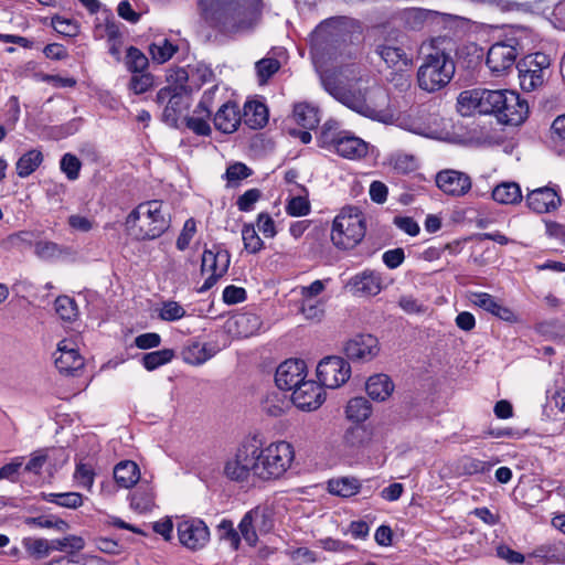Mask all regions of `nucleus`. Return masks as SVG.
Instances as JSON below:
<instances>
[{
  "label": "nucleus",
  "instance_id": "f257e3e1",
  "mask_svg": "<svg viewBox=\"0 0 565 565\" xmlns=\"http://www.w3.org/2000/svg\"><path fill=\"white\" fill-rule=\"evenodd\" d=\"M358 45L349 41L343 18H331L321 22L310 34V53L326 90L337 100L358 114L388 122L393 116L387 110L388 95L381 87L365 92L348 88L344 81L355 78L356 67L348 64L355 58Z\"/></svg>",
  "mask_w": 565,
  "mask_h": 565
},
{
  "label": "nucleus",
  "instance_id": "9b49d317",
  "mask_svg": "<svg viewBox=\"0 0 565 565\" xmlns=\"http://www.w3.org/2000/svg\"><path fill=\"white\" fill-rule=\"evenodd\" d=\"M551 65L547 54L537 52L522 58L518 64L520 85L523 90L532 92L543 85Z\"/></svg>",
  "mask_w": 565,
  "mask_h": 565
},
{
  "label": "nucleus",
  "instance_id": "2f4dec72",
  "mask_svg": "<svg viewBox=\"0 0 565 565\" xmlns=\"http://www.w3.org/2000/svg\"><path fill=\"white\" fill-rule=\"evenodd\" d=\"M361 482L353 477H341L328 481V491L341 498H350L359 493Z\"/></svg>",
  "mask_w": 565,
  "mask_h": 565
},
{
  "label": "nucleus",
  "instance_id": "bb28decb",
  "mask_svg": "<svg viewBox=\"0 0 565 565\" xmlns=\"http://www.w3.org/2000/svg\"><path fill=\"white\" fill-rule=\"evenodd\" d=\"M395 385L387 374L371 375L365 383L367 396L375 402L386 401L394 392Z\"/></svg>",
  "mask_w": 565,
  "mask_h": 565
},
{
  "label": "nucleus",
  "instance_id": "f8f14e48",
  "mask_svg": "<svg viewBox=\"0 0 565 565\" xmlns=\"http://www.w3.org/2000/svg\"><path fill=\"white\" fill-rule=\"evenodd\" d=\"M230 263L231 255L226 249L220 246L205 249L202 254L201 273L206 278L200 290L205 291L212 288L227 273Z\"/></svg>",
  "mask_w": 565,
  "mask_h": 565
},
{
  "label": "nucleus",
  "instance_id": "774afa93",
  "mask_svg": "<svg viewBox=\"0 0 565 565\" xmlns=\"http://www.w3.org/2000/svg\"><path fill=\"white\" fill-rule=\"evenodd\" d=\"M301 312L308 320H319L323 315V305L316 299H302Z\"/></svg>",
  "mask_w": 565,
  "mask_h": 565
},
{
  "label": "nucleus",
  "instance_id": "c9c22d12",
  "mask_svg": "<svg viewBox=\"0 0 565 565\" xmlns=\"http://www.w3.org/2000/svg\"><path fill=\"white\" fill-rule=\"evenodd\" d=\"M372 412L369 401L364 397L351 398L345 407L347 418L354 423H363Z\"/></svg>",
  "mask_w": 565,
  "mask_h": 565
},
{
  "label": "nucleus",
  "instance_id": "cd10ccee",
  "mask_svg": "<svg viewBox=\"0 0 565 565\" xmlns=\"http://www.w3.org/2000/svg\"><path fill=\"white\" fill-rule=\"evenodd\" d=\"M220 348L212 342L200 343L193 342L189 344L182 352L183 361L191 365H202L212 359Z\"/></svg>",
  "mask_w": 565,
  "mask_h": 565
},
{
  "label": "nucleus",
  "instance_id": "f03ea898",
  "mask_svg": "<svg viewBox=\"0 0 565 565\" xmlns=\"http://www.w3.org/2000/svg\"><path fill=\"white\" fill-rule=\"evenodd\" d=\"M462 116L473 113L493 115L503 125H521L529 115L527 102L510 89H467L458 96Z\"/></svg>",
  "mask_w": 565,
  "mask_h": 565
},
{
  "label": "nucleus",
  "instance_id": "0e129e2a",
  "mask_svg": "<svg viewBox=\"0 0 565 565\" xmlns=\"http://www.w3.org/2000/svg\"><path fill=\"white\" fill-rule=\"evenodd\" d=\"M286 211L291 216H305L310 212L309 201L300 195L294 196L288 201Z\"/></svg>",
  "mask_w": 565,
  "mask_h": 565
},
{
  "label": "nucleus",
  "instance_id": "1a4fd4ad",
  "mask_svg": "<svg viewBox=\"0 0 565 565\" xmlns=\"http://www.w3.org/2000/svg\"><path fill=\"white\" fill-rule=\"evenodd\" d=\"M257 465L256 441L246 440L226 458L223 473L231 481L255 484L260 482Z\"/></svg>",
  "mask_w": 565,
  "mask_h": 565
},
{
  "label": "nucleus",
  "instance_id": "58836bf2",
  "mask_svg": "<svg viewBox=\"0 0 565 565\" xmlns=\"http://www.w3.org/2000/svg\"><path fill=\"white\" fill-rule=\"evenodd\" d=\"M41 495L46 502L57 504L62 508L77 509L83 504V495L78 492H43Z\"/></svg>",
  "mask_w": 565,
  "mask_h": 565
},
{
  "label": "nucleus",
  "instance_id": "393cba45",
  "mask_svg": "<svg viewBox=\"0 0 565 565\" xmlns=\"http://www.w3.org/2000/svg\"><path fill=\"white\" fill-rule=\"evenodd\" d=\"M376 53L384 61L387 67L396 71H403L413 63L412 58L406 54L403 47L395 43L385 42L377 45Z\"/></svg>",
  "mask_w": 565,
  "mask_h": 565
},
{
  "label": "nucleus",
  "instance_id": "4be33fe9",
  "mask_svg": "<svg viewBox=\"0 0 565 565\" xmlns=\"http://www.w3.org/2000/svg\"><path fill=\"white\" fill-rule=\"evenodd\" d=\"M354 295L376 296L383 289L382 275L372 269H364L354 275L347 284Z\"/></svg>",
  "mask_w": 565,
  "mask_h": 565
},
{
  "label": "nucleus",
  "instance_id": "aec40b11",
  "mask_svg": "<svg viewBox=\"0 0 565 565\" xmlns=\"http://www.w3.org/2000/svg\"><path fill=\"white\" fill-rule=\"evenodd\" d=\"M54 362L56 369L65 374H71L84 365V359L78 353L76 344L68 339L58 342Z\"/></svg>",
  "mask_w": 565,
  "mask_h": 565
},
{
  "label": "nucleus",
  "instance_id": "338daca9",
  "mask_svg": "<svg viewBox=\"0 0 565 565\" xmlns=\"http://www.w3.org/2000/svg\"><path fill=\"white\" fill-rule=\"evenodd\" d=\"M290 557L298 565H312L319 559V555L308 547H298L291 551Z\"/></svg>",
  "mask_w": 565,
  "mask_h": 565
},
{
  "label": "nucleus",
  "instance_id": "c85d7f7f",
  "mask_svg": "<svg viewBox=\"0 0 565 565\" xmlns=\"http://www.w3.org/2000/svg\"><path fill=\"white\" fill-rule=\"evenodd\" d=\"M265 522L264 510L256 508L248 511L238 524V530L243 539L249 544L255 545L258 537L256 529Z\"/></svg>",
  "mask_w": 565,
  "mask_h": 565
},
{
  "label": "nucleus",
  "instance_id": "603ef678",
  "mask_svg": "<svg viewBox=\"0 0 565 565\" xmlns=\"http://www.w3.org/2000/svg\"><path fill=\"white\" fill-rule=\"evenodd\" d=\"M95 472L90 465L78 462L74 471L77 486L90 490L94 484Z\"/></svg>",
  "mask_w": 565,
  "mask_h": 565
},
{
  "label": "nucleus",
  "instance_id": "dca6fc26",
  "mask_svg": "<svg viewBox=\"0 0 565 565\" xmlns=\"http://www.w3.org/2000/svg\"><path fill=\"white\" fill-rule=\"evenodd\" d=\"M324 399L322 385L312 380H305L292 390L291 401L296 407L302 411H315L323 404Z\"/></svg>",
  "mask_w": 565,
  "mask_h": 565
},
{
  "label": "nucleus",
  "instance_id": "a878e982",
  "mask_svg": "<svg viewBox=\"0 0 565 565\" xmlns=\"http://www.w3.org/2000/svg\"><path fill=\"white\" fill-rule=\"evenodd\" d=\"M526 203L536 213H547L557 207L559 198L553 189L544 186L531 191L526 196Z\"/></svg>",
  "mask_w": 565,
  "mask_h": 565
},
{
  "label": "nucleus",
  "instance_id": "37998d69",
  "mask_svg": "<svg viewBox=\"0 0 565 565\" xmlns=\"http://www.w3.org/2000/svg\"><path fill=\"white\" fill-rule=\"evenodd\" d=\"M242 241L244 248L249 254L259 253L265 244L259 237L254 224H244L242 227Z\"/></svg>",
  "mask_w": 565,
  "mask_h": 565
},
{
  "label": "nucleus",
  "instance_id": "c756f323",
  "mask_svg": "<svg viewBox=\"0 0 565 565\" xmlns=\"http://www.w3.org/2000/svg\"><path fill=\"white\" fill-rule=\"evenodd\" d=\"M116 483L125 489L134 487L140 479V469L132 460L118 462L114 468Z\"/></svg>",
  "mask_w": 565,
  "mask_h": 565
},
{
  "label": "nucleus",
  "instance_id": "6ab92c4d",
  "mask_svg": "<svg viewBox=\"0 0 565 565\" xmlns=\"http://www.w3.org/2000/svg\"><path fill=\"white\" fill-rule=\"evenodd\" d=\"M436 184L447 195L463 196L471 189V179L457 170H443L436 175Z\"/></svg>",
  "mask_w": 565,
  "mask_h": 565
},
{
  "label": "nucleus",
  "instance_id": "de8ad7c7",
  "mask_svg": "<svg viewBox=\"0 0 565 565\" xmlns=\"http://www.w3.org/2000/svg\"><path fill=\"white\" fill-rule=\"evenodd\" d=\"M390 166L398 173L406 174L417 169V159L413 154L398 152L390 158Z\"/></svg>",
  "mask_w": 565,
  "mask_h": 565
},
{
  "label": "nucleus",
  "instance_id": "864d4df0",
  "mask_svg": "<svg viewBox=\"0 0 565 565\" xmlns=\"http://www.w3.org/2000/svg\"><path fill=\"white\" fill-rule=\"evenodd\" d=\"M46 465L51 470H57L68 461V454L64 448L43 449Z\"/></svg>",
  "mask_w": 565,
  "mask_h": 565
},
{
  "label": "nucleus",
  "instance_id": "79ce46f5",
  "mask_svg": "<svg viewBox=\"0 0 565 565\" xmlns=\"http://www.w3.org/2000/svg\"><path fill=\"white\" fill-rule=\"evenodd\" d=\"M174 356V351L171 349H162L143 354L142 365L147 371H153L169 362Z\"/></svg>",
  "mask_w": 565,
  "mask_h": 565
},
{
  "label": "nucleus",
  "instance_id": "5fc2aeb1",
  "mask_svg": "<svg viewBox=\"0 0 565 565\" xmlns=\"http://www.w3.org/2000/svg\"><path fill=\"white\" fill-rule=\"evenodd\" d=\"M252 174V170L242 162H235L227 167L225 178L228 185H236L242 180L248 178Z\"/></svg>",
  "mask_w": 565,
  "mask_h": 565
},
{
  "label": "nucleus",
  "instance_id": "39448f33",
  "mask_svg": "<svg viewBox=\"0 0 565 565\" xmlns=\"http://www.w3.org/2000/svg\"><path fill=\"white\" fill-rule=\"evenodd\" d=\"M170 226L169 213L162 201L151 200L140 203L126 218V227L137 239H154Z\"/></svg>",
  "mask_w": 565,
  "mask_h": 565
},
{
  "label": "nucleus",
  "instance_id": "4d7b16f0",
  "mask_svg": "<svg viewBox=\"0 0 565 565\" xmlns=\"http://www.w3.org/2000/svg\"><path fill=\"white\" fill-rule=\"evenodd\" d=\"M61 170L64 172L68 180H76L79 175L81 161L72 153H65L60 162Z\"/></svg>",
  "mask_w": 565,
  "mask_h": 565
},
{
  "label": "nucleus",
  "instance_id": "f3484780",
  "mask_svg": "<svg viewBox=\"0 0 565 565\" xmlns=\"http://www.w3.org/2000/svg\"><path fill=\"white\" fill-rule=\"evenodd\" d=\"M307 365L300 359H288L279 364L275 382L280 390L292 391L307 377Z\"/></svg>",
  "mask_w": 565,
  "mask_h": 565
},
{
  "label": "nucleus",
  "instance_id": "3c124183",
  "mask_svg": "<svg viewBox=\"0 0 565 565\" xmlns=\"http://www.w3.org/2000/svg\"><path fill=\"white\" fill-rule=\"evenodd\" d=\"M54 308L62 320L71 321L77 316L76 303L67 296L57 297L54 302Z\"/></svg>",
  "mask_w": 565,
  "mask_h": 565
},
{
  "label": "nucleus",
  "instance_id": "5701e85b",
  "mask_svg": "<svg viewBox=\"0 0 565 565\" xmlns=\"http://www.w3.org/2000/svg\"><path fill=\"white\" fill-rule=\"evenodd\" d=\"M469 300L472 305L486 310L494 317L508 321H516L515 313L509 308L499 302L493 296L488 292H470Z\"/></svg>",
  "mask_w": 565,
  "mask_h": 565
},
{
  "label": "nucleus",
  "instance_id": "4468645a",
  "mask_svg": "<svg viewBox=\"0 0 565 565\" xmlns=\"http://www.w3.org/2000/svg\"><path fill=\"white\" fill-rule=\"evenodd\" d=\"M180 543L192 551L203 548L210 541V530L200 519H186L178 523Z\"/></svg>",
  "mask_w": 565,
  "mask_h": 565
},
{
  "label": "nucleus",
  "instance_id": "20e7f679",
  "mask_svg": "<svg viewBox=\"0 0 565 565\" xmlns=\"http://www.w3.org/2000/svg\"><path fill=\"white\" fill-rule=\"evenodd\" d=\"M451 41L446 38L431 40L429 51L425 54L417 71L420 89L434 93L447 86L455 75Z\"/></svg>",
  "mask_w": 565,
  "mask_h": 565
},
{
  "label": "nucleus",
  "instance_id": "13d9d810",
  "mask_svg": "<svg viewBox=\"0 0 565 565\" xmlns=\"http://www.w3.org/2000/svg\"><path fill=\"white\" fill-rule=\"evenodd\" d=\"M68 226L74 232L87 233L95 225L94 217L84 214H72L67 218Z\"/></svg>",
  "mask_w": 565,
  "mask_h": 565
},
{
  "label": "nucleus",
  "instance_id": "7ed1b4c3",
  "mask_svg": "<svg viewBox=\"0 0 565 565\" xmlns=\"http://www.w3.org/2000/svg\"><path fill=\"white\" fill-rule=\"evenodd\" d=\"M205 22L225 35L250 31L262 15L260 0H200Z\"/></svg>",
  "mask_w": 565,
  "mask_h": 565
},
{
  "label": "nucleus",
  "instance_id": "bf43d9fd",
  "mask_svg": "<svg viewBox=\"0 0 565 565\" xmlns=\"http://www.w3.org/2000/svg\"><path fill=\"white\" fill-rule=\"evenodd\" d=\"M287 406V402L279 393H273L264 401V409L271 416H280Z\"/></svg>",
  "mask_w": 565,
  "mask_h": 565
},
{
  "label": "nucleus",
  "instance_id": "2eb2a0df",
  "mask_svg": "<svg viewBox=\"0 0 565 565\" xmlns=\"http://www.w3.org/2000/svg\"><path fill=\"white\" fill-rule=\"evenodd\" d=\"M189 96L190 94H183L173 87H162L158 92L157 102L167 103L162 113V118L167 124L177 126L181 114L190 105Z\"/></svg>",
  "mask_w": 565,
  "mask_h": 565
},
{
  "label": "nucleus",
  "instance_id": "680f3d73",
  "mask_svg": "<svg viewBox=\"0 0 565 565\" xmlns=\"http://www.w3.org/2000/svg\"><path fill=\"white\" fill-rule=\"evenodd\" d=\"M26 523L42 529H55L60 532H64L68 529L67 522H65L62 519H49L44 516H38L28 519Z\"/></svg>",
  "mask_w": 565,
  "mask_h": 565
},
{
  "label": "nucleus",
  "instance_id": "052dcab7",
  "mask_svg": "<svg viewBox=\"0 0 565 565\" xmlns=\"http://www.w3.org/2000/svg\"><path fill=\"white\" fill-rule=\"evenodd\" d=\"M196 233V223L193 218L184 222L181 233L177 238V248L184 250L189 247L194 234Z\"/></svg>",
  "mask_w": 565,
  "mask_h": 565
},
{
  "label": "nucleus",
  "instance_id": "e2e57ef3",
  "mask_svg": "<svg viewBox=\"0 0 565 565\" xmlns=\"http://www.w3.org/2000/svg\"><path fill=\"white\" fill-rule=\"evenodd\" d=\"M127 64L131 72L141 73L148 65L147 57L136 47H129L127 52Z\"/></svg>",
  "mask_w": 565,
  "mask_h": 565
},
{
  "label": "nucleus",
  "instance_id": "69168bd1",
  "mask_svg": "<svg viewBox=\"0 0 565 565\" xmlns=\"http://www.w3.org/2000/svg\"><path fill=\"white\" fill-rule=\"evenodd\" d=\"M153 85L152 76L150 74L138 73L132 75L129 88L137 95L143 94L149 90Z\"/></svg>",
  "mask_w": 565,
  "mask_h": 565
},
{
  "label": "nucleus",
  "instance_id": "7c9ffc66",
  "mask_svg": "<svg viewBox=\"0 0 565 565\" xmlns=\"http://www.w3.org/2000/svg\"><path fill=\"white\" fill-rule=\"evenodd\" d=\"M242 119L252 129L263 128L268 121V110L265 104L252 100L244 106Z\"/></svg>",
  "mask_w": 565,
  "mask_h": 565
},
{
  "label": "nucleus",
  "instance_id": "09e8293b",
  "mask_svg": "<svg viewBox=\"0 0 565 565\" xmlns=\"http://www.w3.org/2000/svg\"><path fill=\"white\" fill-rule=\"evenodd\" d=\"M190 72H189V65L184 67H178L174 70H171L168 82L169 85L167 87H173L178 89L179 92H182L183 94H192L190 92V87L188 85L190 84Z\"/></svg>",
  "mask_w": 565,
  "mask_h": 565
},
{
  "label": "nucleus",
  "instance_id": "72a5a7b5",
  "mask_svg": "<svg viewBox=\"0 0 565 565\" xmlns=\"http://www.w3.org/2000/svg\"><path fill=\"white\" fill-rule=\"evenodd\" d=\"M130 507L139 513L150 511L154 507V492L149 484H141L130 495Z\"/></svg>",
  "mask_w": 565,
  "mask_h": 565
},
{
  "label": "nucleus",
  "instance_id": "f704fd0d",
  "mask_svg": "<svg viewBox=\"0 0 565 565\" xmlns=\"http://www.w3.org/2000/svg\"><path fill=\"white\" fill-rule=\"evenodd\" d=\"M492 198L500 204H515L522 199L520 185L515 182H502L493 189Z\"/></svg>",
  "mask_w": 565,
  "mask_h": 565
},
{
  "label": "nucleus",
  "instance_id": "c03bdc74",
  "mask_svg": "<svg viewBox=\"0 0 565 565\" xmlns=\"http://www.w3.org/2000/svg\"><path fill=\"white\" fill-rule=\"evenodd\" d=\"M177 52V46L167 39H160L149 46V53L152 60L159 64L169 61Z\"/></svg>",
  "mask_w": 565,
  "mask_h": 565
},
{
  "label": "nucleus",
  "instance_id": "a18cd8bd",
  "mask_svg": "<svg viewBox=\"0 0 565 565\" xmlns=\"http://www.w3.org/2000/svg\"><path fill=\"white\" fill-rule=\"evenodd\" d=\"M22 545L30 555L36 558L46 557L52 553L51 540L25 537L22 541Z\"/></svg>",
  "mask_w": 565,
  "mask_h": 565
},
{
  "label": "nucleus",
  "instance_id": "a211bd4d",
  "mask_svg": "<svg viewBox=\"0 0 565 565\" xmlns=\"http://www.w3.org/2000/svg\"><path fill=\"white\" fill-rule=\"evenodd\" d=\"M344 352L354 362H369L380 352L379 341L372 334H358L347 342Z\"/></svg>",
  "mask_w": 565,
  "mask_h": 565
},
{
  "label": "nucleus",
  "instance_id": "e433bc0d",
  "mask_svg": "<svg viewBox=\"0 0 565 565\" xmlns=\"http://www.w3.org/2000/svg\"><path fill=\"white\" fill-rule=\"evenodd\" d=\"M43 154L36 149L25 152L15 163L17 173L20 178L32 174L42 163Z\"/></svg>",
  "mask_w": 565,
  "mask_h": 565
},
{
  "label": "nucleus",
  "instance_id": "6e6552de",
  "mask_svg": "<svg viewBox=\"0 0 565 565\" xmlns=\"http://www.w3.org/2000/svg\"><path fill=\"white\" fill-rule=\"evenodd\" d=\"M318 145L349 160H360L369 153V143L350 131L339 130L335 121H327L318 137Z\"/></svg>",
  "mask_w": 565,
  "mask_h": 565
},
{
  "label": "nucleus",
  "instance_id": "473e14b6",
  "mask_svg": "<svg viewBox=\"0 0 565 565\" xmlns=\"http://www.w3.org/2000/svg\"><path fill=\"white\" fill-rule=\"evenodd\" d=\"M294 119L301 127L311 130L320 122L319 110L308 103H299L294 108Z\"/></svg>",
  "mask_w": 565,
  "mask_h": 565
},
{
  "label": "nucleus",
  "instance_id": "423d86ee",
  "mask_svg": "<svg viewBox=\"0 0 565 565\" xmlns=\"http://www.w3.org/2000/svg\"><path fill=\"white\" fill-rule=\"evenodd\" d=\"M257 469L260 482L282 480L296 460V450L287 440H275L265 446L256 444Z\"/></svg>",
  "mask_w": 565,
  "mask_h": 565
},
{
  "label": "nucleus",
  "instance_id": "a19ab883",
  "mask_svg": "<svg viewBox=\"0 0 565 565\" xmlns=\"http://www.w3.org/2000/svg\"><path fill=\"white\" fill-rule=\"evenodd\" d=\"M280 62L274 57L266 56L255 63V72L259 85L267 84L268 79L280 68Z\"/></svg>",
  "mask_w": 565,
  "mask_h": 565
},
{
  "label": "nucleus",
  "instance_id": "6e6d98bb",
  "mask_svg": "<svg viewBox=\"0 0 565 565\" xmlns=\"http://www.w3.org/2000/svg\"><path fill=\"white\" fill-rule=\"evenodd\" d=\"M185 316V309L177 301H166L159 310V318L164 321H177Z\"/></svg>",
  "mask_w": 565,
  "mask_h": 565
},
{
  "label": "nucleus",
  "instance_id": "412c9836",
  "mask_svg": "<svg viewBox=\"0 0 565 565\" xmlns=\"http://www.w3.org/2000/svg\"><path fill=\"white\" fill-rule=\"evenodd\" d=\"M262 319L253 312H239L225 322V331L234 338H248L258 332Z\"/></svg>",
  "mask_w": 565,
  "mask_h": 565
},
{
  "label": "nucleus",
  "instance_id": "ea45409f",
  "mask_svg": "<svg viewBox=\"0 0 565 565\" xmlns=\"http://www.w3.org/2000/svg\"><path fill=\"white\" fill-rule=\"evenodd\" d=\"M85 547V541L78 535H67L51 540L52 552L58 551L65 554H78Z\"/></svg>",
  "mask_w": 565,
  "mask_h": 565
},
{
  "label": "nucleus",
  "instance_id": "9d476101",
  "mask_svg": "<svg viewBox=\"0 0 565 565\" xmlns=\"http://www.w3.org/2000/svg\"><path fill=\"white\" fill-rule=\"evenodd\" d=\"M523 45L516 36H507L492 44L487 54V65L492 74L502 75L511 70Z\"/></svg>",
  "mask_w": 565,
  "mask_h": 565
},
{
  "label": "nucleus",
  "instance_id": "0eeeda50",
  "mask_svg": "<svg viewBox=\"0 0 565 565\" xmlns=\"http://www.w3.org/2000/svg\"><path fill=\"white\" fill-rule=\"evenodd\" d=\"M366 233V220L356 206H344L332 222L331 241L341 249H351L359 245Z\"/></svg>",
  "mask_w": 565,
  "mask_h": 565
},
{
  "label": "nucleus",
  "instance_id": "8fccbe9b",
  "mask_svg": "<svg viewBox=\"0 0 565 565\" xmlns=\"http://www.w3.org/2000/svg\"><path fill=\"white\" fill-rule=\"evenodd\" d=\"M34 254L42 260H54L62 256L63 247L51 241H39L34 245Z\"/></svg>",
  "mask_w": 565,
  "mask_h": 565
},
{
  "label": "nucleus",
  "instance_id": "b1692460",
  "mask_svg": "<svg viewBox=\"0 0 565 565\" xmlns=\"http://www.w3.org/2000/svg\"><path fill=\"white\" fill-rule=\"evenodd\" d=\"M214 126L224 134H233L242 121L241 110L237 104L227 102L223 104L214 115Z\"/></svg>",
  "mask_w": 565,
  "mask_h": 565
},
{
  "label": "nucleus",
  "instance_id": "4c0bfd02",
  "mask_svg": "<svg viewBox=\"0 0 565 565\" xmlns=\"http://www.w3.org/2000/svg\"><path fill=\"white\" fill-rule=\"evenodd\" d=\"M190 72V92L193 93L201 88V86L207 82H211L214 77L211 67L202 62L189 65Z\"/></svg>",
  "mask_w": 565,
  "mask_h": 565
},
{
  "label": "nucleus",
  "instance_id": "ddd939ff",
  "mask_svg": "<svg viewBox=\"0 0 565 565\" xmlns=\"http://www.w3.org/2000/svg\"><path fill=\"white\" fill-rule=\"evenodd\" d=\"M351 376V366L343 358L326 356L317 365L319 383L328 388L342 386Z\"/></svg>",
  "mask_w": 565,
  "mask_h": 565
},
{
  "label": "nucleus",
  "instance_id": "49530a36",
  "mask_svg": "<svg viewBox=\"0 0 565 565\" xmlns=\"http://www.w3.org/2000/svg\"><path fill=\"white\" fill-rule=\"evenodd\" d=\"M211 116H204L203 113L195 108L193 114L185 118L186 127L199 136H209L212 131L210 126Z\"/></svg>",
  "mask_w": 565,
  "mask_h": 565
}]
</instances>
